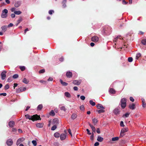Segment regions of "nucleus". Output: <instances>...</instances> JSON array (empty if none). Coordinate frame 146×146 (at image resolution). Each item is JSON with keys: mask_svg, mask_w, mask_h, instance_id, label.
Instances as JSON below:
<instances>
[{"mask_svg": "<svg viewBox=\"0 0 146 146\" xmlns=\"http://www.w3.org/2000/svg\"><path fill=\"white\" fill-rule=\"evenodd\" d=\"M89 102L90 104H91L92 106H94L96 104L95 102H93L92 100H90Z\"/></svg>", "mask_w": 146, "mask_h": 146, "instance_id": "nucleus-33", "label": "nucleus"}, {"mask_svg": "<svg viewBox=\"0 0 146 146\" xmlns=\"http://www.w3.org/2000/svg\"><path fill=\"white\" fill-rule=\"evenodd\" d=\"M44 124L43 123H38L36 124V126L38 128H41L43 127Z\"/></svg>", "mask_w": 146, "mask_h": 146, "instance_id": "nucleus-15", "label": "nucleus"}, {"mask_svg": "<svg viewBox=\"0 0 146 146\" xmlns=\"http://www.w3.org/2000/svg\"><path fill=\"white\" fill-rule=\"evenodd\" d=\"M91 40L92 41L94 42H97L99 40V38L97 36H94L92 38Z\"/></svg>", "mask_w": 146, "mask_h": 146, "instance_id": "nucleus-7", "label": "nucleus"}, {"mask_svg": "<svg viewBox=\"0 0 146 146\" xmlns=\"http://www.w3.org/2000/svg\"><path fill=\"white\" fill-rule=\"evenodd\" d=\"M23 82L25 84H27L29 83V81L26 78H24L23 80Z\"/></svg>", "mask_w": 146, "mask_h": 146, "instance_id": "nucleus-23", "label": "nucleus"}, {"mask_svg": "<svg viewBox=\"0 0 146 146\" xmlns=\"http://www.w3.org/2000/svg\"><path fill=\"white\" fill-rule=\"evenodd\" d=\"M45 72V70L44 69H42V70H40L39 71V73L40 74L43 73L44 72Z\"/></svg>", "mask_w": 146, "mask_h": 146, "instance_id": "nucleus-40", "label": "nucleus"}, {"mask_svg": "<svg viewBox=\"0 0 146 146\" xmlns=\"http://www.w3.org/2000/svg\"><path fill=\"white\" fill-rule=\"evenodd\" d=\"M60 109L61 110H63L64 111H66V109L64 106H62L60 108Z\"/></svg>", "mask_w": 146, "mask_h": 146, "instance_id": "nucleus-43", "label": "nucleus"}, {"mask_svg": "<svg viewBox=\"0 0 146 146\" xmlns=\"http://www.w3.org/2000/svg\"><path fill=\"white\" fill-rule=\"evenodd\" d=\"M54 12V11L52 10H50L49 11V13L50 15H52L53 13Z\"/></svg>", "mask_w": 146, "mask_h": 146, "instance_id": "nucleus-49", "label": "nucleus"}, {"mask_svg": "<svg viewBox=\"0 0 146 146\" xmlns=\"http://www.w3.org/2000/svg\"><path fill=\"white\" fill-rule=\"evenodd\" d=\"M9 125L11 127H13L15 125V122L13 121H10L8 123Z\"/></svg>", "mask_w": 146, "mask_h": 146, "instance_id": "nucleus-16", "label": "nucleus"}, {"mask_svg": "<svg viewBox=\"0 0 146 146\" xmlns=\"http://www.w3.org/2000/svg\"><path fill=\"white\" fill-rule=\"evenodd\" d=\"M7 72V71L5 70H4L1 72V75L2 80H4L6 78Z\"/></svg>", "mask_w": 146, "mask_h": 146, "instance_id": "nucleus-5", "label": "nucleus"}, {"mask_svg": "<svg viewBox=\"0 0 146 146\" xmlns=\"http://www.w3.org/2000/svg\"><path fill=\"white\" fill-rule=\"evenodd\" d=\"M7 94L6 93H1L0 94V96H5Z\"/></svg>", "mask_w": 146, "mask_h": 146, "instance_id": "nucleus-57", "label": "nucleus"}, {"mask_svg": "<svg viewBox=\"0 0 146 146\" xmlns=\"http://www.w3.org/2000/svg\"><path fill=\"white\" fill-rule=\"evenodd\" d=\"M40 82L41 83H46V82L45 81H44L42 80H40Z\"/></svg>", "mask_w": 146, "mask_h": 146, "instance_id": "nucleus-55", "label": "nucleus"}, {"mask_svg": "<svg viewBox=\"0 0 146 146\" xmlns=\"http://www.w3.org/2000/svg\"><path fill=\"white\" fill-rule=\"evenodd\" d=\"M89 125L90 126V127H91L92 130L94 132H95L96 131V129L95 127L92 126V125H91V124L90 123H88Z\"/></svg>", "mask_w": 146, "mask_h": 146, "instance_id": "nucleus-25", "label": "nucleus"}, {"mask_svg": "<svg viewBox=\"0 0 146 146\" xmlns=\"http://www.w3.org/2000/svg\"><path fill=\"white\" fill-rule=\"evenodd\" d=\"M66 75L68 78H71L72 76V73L70 71H68L67 72Z\"/></svg>", "mask_w": 146, "mask_h": 146, "instance_id": "nucleus-11", "label": "nucleus"}, {"mask_svg": "<svg viewBox=\"0 0 146 146\" xmlns=\"http://www.w3.org/2000/svg\"><path fill=\"white\" fill-rule=\"evenodd\" d=\"M142 43L143 45H146V39H143L142 40Z\"/></svg>", "mask_w": 146, "mask_h": 146, "instance_id": "nucleus-39", "label": "nucleus"}, {"mask_svg": "<svg viewBox=\"0 0 146 146\" xmlns=\"http://www.w3.org/2000/svg\"><path fill=\"white\" fill-rule=\"evenodd\" d=\"M109 93L111 94H114L115 93L116 91L114 89L111 88L109 90Z\"/></svg>", "mask_w": 146, "mask_h": 146, "instance_id": "nucleus-17", "label": "nucleus"}, {"mask_svg": "<svg viewBox=\"0 0 146 146\" xmlns=\"http://www.w3.org/2000/svg\"><path fill=\"white\" fill-rule=\"evenodd\" d=\"M129 108L132 110H133L135 108V104L133 103L130 104L129 106Z\"/></svg>", "mask_w": 146, "mask_h": 146, "instance_id": "nucleus-9", "label": "nucleus"}, {"mask_svg": "<svg viewBox=\"0 0 146 146\" xmlns=\"http://www.w3.org/2000/svg\"><path fill=\"white\" fill-rule=\"evenodd\" d=\"M129 99H130V101H131L132 102H133L134 101V100L133 98L132 97H130Z\"/></svg>", "mask_w": 146, "mask_h": 146, "instance_id": "nucleus-54", "label": "nucleus"}, {"mask_svg": "<svg viewBox=\"0 0 146 146\" xmlns=\"http://www.w3.org/2000/svg\"><path fill=\"white\" fill-rule=\"evenodd\" d=\"M64 95L66 97L68 98H70L71 97V95L68 92H65L64 93Z\"/></svg>", "mask_w": 146, "mask_h": 146, "instance_id": "nucleus-22", "label": "nucleus"}, {"mask_svg": "<svg viewBox=\"0 0 146 146\" xmlns=\"http://www.w3.org/2000/svg\"><path fill=\"white\" fill-rule=\"evenodd\" d=\"M60 81L61 83L64 86H66L68 85V83L65 82H64L62 81V80L61 79L60 80Z\"/></svg>", "mask_w": 146, "mask_h": 146, "instance_id": "nucleus-26", "label": "nucleus"}, {"mask_svg": "<svg viewBox=\"0 0 146 146\" xmlns=\"http://www.w3.org/2000/svg\"><path fill=\"white\" fill-rule=\"evenodd\" d=\"M99 144V142H96L94 144V146H98Z\"/></svg>", "mask_w": 146, "mask_h": 146, "instance_id": "nucleus-59", "label": "nucleus"}, {"mask_svg": "<svg viewBox=\"0 0 146 146\" xmlns=\"http://www.w3.org/2000/svg\"><path fill=\"white\" fill-rule=\"evenodd\" d=\"M121 105L122 109H124L126 106V100L125 98H123L121 100Z\"/></svg>", "mask_w": 146, "mask_h": 146, "instance_id": "nucleus-2", "label": "nucleus"}, {"mask_svg": "<svg viewBox=\"0 0 146 146\" xmlns=\"http://www.w3.org/2000/svg\"><path fill=\"white\" fill-rule=\"evenodd\" d=\"M141 54L140 53H137L136 56V59H138V58L141 56Z\"/></svg>", "mask_w": 146, "mask_h": 146, "instance_id": "nucleus-36", "label": "nucleus"}, {"mask_svg": "<svg viewBox=\"0 0 146 146\" xmlns=\"http://www.w3.org/2000/svg\"><path fill=\"white\" fill-rule=\"evenodd\" d=\"M50 115L52 116H54L55 115V113L53 110H51L50 113Z\"/></svg>", "mask_w": 146, "mask_h": 146, "instance_id": "nucleus-32", "label": "nucleus"}, {"mask_svg": "<svg viewBox=\"0 0 146 146\" xmlns=\"http://www.w3.org/2000/svg\"><path fill=\"white\" fill-rule=\"evenodd\" d=\"M120 125L121 126L124 127L125 126V125L123 124V121H121L120 122Z\"/></svg>", "mask_w": 146, "mask_h": 146, "instance_id": "nucleus-50", "label": "nucleus"}, {"mask_svg": "<svg viewBox=\"0 0 146 146\" xmlns=\"http://www.w3.org/2000/svg\"><path fill=\"white\" fill-rule=\"evenodd\" d=\"M12 78L10 77L8 78L7 79V81L8 82H11L12 81Z\"/></svg>", "mask_w": 146, "mask_h": 146, "instance_id": "nucleus-52", "label": "nucleus"}, {"mask_svg": "<svg viewBox=\"0 0 146 146\" xmlns=\"http://www.w3.org/2000/svg\"><path fill=\"white\" fill-rule=\"evenodd\" d=\"M80 98L81 100H85V98L84 96H82L80 97Z\"/></svg>", "mask_w": 146, "mask_h": 146, "instance_id": "nucleus-48", "label": "nucleus"}, {"mask_svg": "<svg viewBox=\"0 0 146 146\" xmlns=\"http://www.w3.org/2000/svg\"><path fill=\"white\" fill-rule=\"evenodd\" d=\"M74 90L75 91H77L78 90V88L76 86H75L73 88Z\"/></svg>", "mask_w": 146, "mask_h": 146, "instance_id": "nucleus-64", "label": "nucleus"}, {"mask_svg": "<svg viewBox=\"0 0 146 146\" xmlns=\"http://www.w3.org/2000/svg\"><path fill=\"white\" fill-rule=\"evenodd\" d=\"M77 117V115L75 113H73L71 116V118L73 119H75Z\"/></svg>", "mask_w": 146, "mask_h": 146, "instance_id": "nucleus-24", "label": "nucleus"}, {"mask_svg": "<svg viewBox=\"0 0 146 146\" xmlns=\"http://www.w3.org/2000/svg\"><path fill=\"white\" fill-rule=\"evenodd\" d=\"M26 90L25 87L20 88L17 90V92H21L25 91Z\"/></svg>", "mask_w": 146, "mask_h": 146, "instance_id": "nucleus-12", "label": "nucleus"}, {"mask_svg": "<svg viewBox=\"0 0 146 146\" xmlns=\"http://www.w3.org/2000/svg\"><path fill=\"white\" fill-rule=\"evenodd\" d=\"M56 128H57L56 126V125H54L52 127L51 129L53 131V130H55Z\"/></svg>", "mask_w": 146, "mask_h": 146, "instance_id": "nucleus-38", "label": "nucleus"}, {"mask_svg": "<svg viewBox=\"0 0 146 146\" xmlns=\"http://www.w3.org/2000/svg\"><path fill=\"white\" fill-rule=\"evenodd\" d=\"M18 77V75L17 74H15L13 75V77L14 78H17Z\"/></svg>", "mask_w": 146, "mask_h": 146, "instance_id": "nucleus-45", "label": "nucleus"}, {"mask_svg": "<svg viewBox=\"0 0 146 146\" xmlns=\"http://www.w3.org/2000/svg\"><path fill=\"white\" fill-rule=\"evenodd\" d=\"M42 104L39 105L37 108V110H41L42 108Z\"/></svg>", "mask_w": 146, "mask_h": 146, "instance_id": "nucleus-30", "label": "nucleus"}, {"mask_svg": "<svg viewBox=\"0 0 146 146\" xmlns=\"http://www.w3.org/2000/svg\"><path fill=\"white\" fill-rule=\"evenodd\" d=\"M128 60L129 62H131L133 61V58L132 57H129L128 59Z\"/></svg>", "mask_w": 146, "mask_h": 146, "instance_id": "nucleus-42", "label": "nucleus"}, {"mask_svg": "<svg viewBox=\"0 0 146 146\" xmlns=\"http://www.w3.org/2000/svg\"><path fill=\"white\" fill-rule=\"evenodd\" d=\"M8 12V10L7 9H4L2 11V13L1 15V17L3 18L6 17L7 16Z\"/></svg>", "mask_w": 146, "mask_h": 146, "instance_id": "nucleus-4", "label": "nucleus"}, {"mask_svg": "<svg viewBox=\"0 0 146 146\" xmlns=\"http://www.w3.org/2000/svg\"><path fill=\"white\" fill-rule=\"evenodd\" d=\"M9 86L8 84H7L5 85V90H7L9 89Z\"/></svg>", "mask_w": 146, "mask_h": 146, "instance_id": "nucleus-46", "label": "nucleus"}, {"mask_svg": "<svg viewBox=\"0 0 146 146\" xmlns=\"http://www.w3.org/2000/svg\"><path fill=\"white\" fill-rule=\"evenodd\" d=\"M69 133L71 135V136L72 137V135L71 133V130L70 129H69L68 130Z\"/></svg>", "mask_w": 146, "mask_h": 146, "instance_id": "nucleus-58", "label": "nucleus"}, {"mask_svg": "<svg viewBox=\"0 0 146 146\" xmlns=\"http://www.w3.org/2000/svg\"><path fill=\"white\" fill-rule=\"evenodd\" d=\"M64 58L63 57H61L59 58V60L60 62H62L64 60Z\"/></svg>", "mask_w": 146, "mask_h": 146, "instance_id": "nucleus-53", "label": "nucleus"}, {"mask_svg": "<svg viewBox=\"0 0 146 146\" xmlns=\"http://www.w3.org/2000/svg\"><path fill=\"white\" fill-rule=\"evenodd\" d=\"M119 139V138L118 137H115L112 138L111 140L112 141H114L118 140Z\"/></svg>", "mask_w": 146, "mask_h": 146, "instance_id": "nucleus-31", "label": "nucleus"}, {"mask_svg": "<svg viewBox=\"0 0 146 146\" xmlns=\"http://www.w3.org/2000/svg\"><path fill=\"white\" fill-rule=\"evenodd\" d=\"M53 80V79L51 77H50L48 80V81H52Z\"/></svg>", "mask_w": 146, "mask_h": 146, "instance_id": "nucleus-62", "label": "nucleus"}, {"mask_svg": "<svg viewBox=\"0 0 146 146\" xmlns=\"http://www.w3.org/2000/svg\"><path fill=\"white\" fill-rule=\"evenodd\" d=\"M146 104L145 103V102H143V103H142V106L144 108H145L146 107Z\"/></svg>", "mask_w": 146, "mask_h": 146, "instance_id": "nucleus-51", "label": "nucleus"}, {"mask_svg": "<svg viewBox=\"0 0 146 146\" xmlns=\"http://www.w3.org/2000/svg\"><path fill=\"white\" fill-rule=\"evenodd\" d=\"M130 114V113L128 112L126 113L125 114L123 115V117H128L129 115Z\"/></svg>", "mask_w": 146, "mask_h": 146, "instance_id": "nucleus-34", "label": "nucleus"}, {"mask_svg": "<svg viewBox=\"0 0 146 146\" xmlns=\"http://www.w3.org/2000/svg\"><path fill=\"white\" fill-rule=\"evenodd\" d=\"M123 3L124 4H126L127 3V2H126L125 0H122Z\"/></svg>", "mask_w": 146, "mask_h": 146, "instance_id": "nucleus-63", "label": "nucleus"}, {"mask_svg": "<svg viewBox=\"0 0 146 146\" xmlns=\"http://www.w3.org/2000/svg\"><path fill=\"white\" fill-rule=\"evenodd\" d=\"M84 108L83 105H82L80 107V109L82 111H83L84 110Z\"/></svg>", "mask_w": 146, "mask_h": 146, "instance_id": "nucleus-44", "label": "nucleus"}, {"mask_svg": "<svg viewBox=\"0 0 146 146\" xmlns=\"http://www.w3.org/2000/svg\"><path fill=\"white\" fill-rule=\"evenodd\" d=\"M52 123L53 124H58V120L57 118H55L53 119Z\"/></svg>", "mask_w": 146, "mask_h": 146, "instance_id": "nucleus-18", "label": "nucleus"}, {"mask_svg": "<svg viewBox=\"0 0 146 146\" xmlns=\"http://www.w3.org/2000/svg\"><path fill=\"white\" fill-rule=\"evenodd\" d=\"M32 143L35 146H36V145L37 143L36 141L33 140L32 141Z\"/></svg>", "mask_w": 146, "mask_h": 146, "instance_id": "nucleus-37", "label": "nucleus"}, {"mask_svg": "<svg viewBox=\"0 0 146 146\" xmlns=\"http://www.w3.org/2000/svg\"><path fill=\"white\" fill-rule=\"evenodd\" d=\"M1 28L2 29V31L4 32L6 31L7 30V27L6 26H2Z\"/></svg>", "mask_w": 146, "mask_h": 146, "instance_id": "nucleus-29", "label": "nucleus"}, {"mask_svg": "<svg viewBox=\"0 0 146 146\" xmlns=\"http://www.w3.org/2000/svg\"><path fill=\"white\" fill-rule=\"evenodd\" d=\"M92 121L93 123L94 124V125H96L98 122L97 119L95 118L92 119Z\"/></svg>", "mask_w": 146, "mask_h": 146, "instance_id": "nucleus-27", "label": "nucleus"}, {"mask_svg": "<svg viewBox=\"0 0 146 146\" xmlns=\"http://www.w3.org/2000/svg\"><path fill=\"white\" fill-rule=\"evenodd\" d=\"M21 3L20 1H17L15 3V6L16 7H18L20 6Z\"/></svg>", "mask_w": 146, "mask_h": 146, "instance_id": "nucleus-20", "label": "nucleus"}, {"mask_svg": "<svg viewBox=\"0 0 146 146\" xmlns=\"http://www.w3.org/2000/svg\"><path fill=\"white\" fill-rule=\"evenodd\" d=\"M96 107L98 109L103 110L104 109V108L101 104H98L96 105Z\"/></svg>", "mask_w": 146, "mask_h": 146, "instance_id": "nucleus-14", "label": "nucleus"}, {"mask_svg": "<svg viewBox=\"0 0 146 146\" xmlns=\"http://www.w3.org/2000/svg\"><path fill=\"white\" fill-rule=\"evenodd\" d=\"M121 36H118L117 37H116V38H115L114 39V41L115 42L116 40H117V39L118 38H119Z\"/></svg>", "mask_w": 146, "mask_h": 146, "instance_id": "nucleus-60", "label": "nucleus"}, {"mask_svg": "<svg viewBox=\"0 0 146 146\" xmlns=\"http://www.w3.org/2000/svg\"><path fill=\"white\" fill-rule=\"evenodd\" d=\"M22 20V19L21 18H20L18 21V23L17 25Z\"/></svg>", "mask_w": 146, "mask_h": 146, "instance_id": "nucleus-47", "label": "nucleus"}, {"mask_svg": "<svg viewBox=\"0 0 146 146\" xmlns=\"http://www.w3.org/2000/svg\"><path fill=\"white\" fill-rule=\"evenodd\" d=\"M54 136L56 138H58L60 136V135L58 133L56 132L54 133Z\"/></svg>", "mask_w": 146, "mask_h": 146, "instance_id": "nucleus-28", "label": "nucleus"}, {"mask_svg": "<svg viewBox=\"0 0 146 146\" xmlns=\"http://www.w3.org/2000/svg\"><path fill=\"white\" fill-rule=\"evenodd\" d=\"M96 132L98 133L99 134L100 133V131L99 128H98L97 129V130H96Z\"/></svg>", "mask_w": 146, "mask_h": 146, "instance_id": "nucleus-61", "label": "nucleus"}, {"mask_svg": "<svg viewBox=\"0 0 146 146\" xmlns=\"http://www.w3.org/2000/svg\"><path fill=\"white\" fill-rule=\"evenodd\" d=\"M128 131V129L127 127L122 128L121 131L120 137H121L124 136L125 135V133Z\"/></svg>", "mask_w": 146, "mask_h": 146, "instance_id": "nucleus-3", "label": "nucleus"}, {"mask_svg": "<svg viewBox=\"0 0 146 146\" xmlns=\"http://www.w3.org/2000/svg\"><path fill=\"white\" fill-rule=\"evenodd\" d=\"M25 117L26 119H31L33 121L38 119L40 120L41 119L40 116L37 115H34L33 116H30L29 114H27L25 115Z\"/></svg>", "mask_w": 146, "mask_h": 146, "instance_id": "nucleus-1", "label": "nucleus"}, {"mask_svg": "<svg viewBox=\"0 0 146 146\" xmlns=\"http://www.w3.org/2000/svg\"><path fill=\"white\" fill-rule=\"evenodd\" d=\"M104 139L101 136H98V138L97 139V140L98 141L101 142L103 141Z\"/></svg>", "mask_w": 146, "mask_h": 146, "instance_id": "nucleus-19", "label": "nucleus"}, {"mask_svg": "<svg viewBox=\"0 0 146 146\" xmlns=\"http://www.w3.org/2000/svg\"><path fill=\"white\" fill-rule=\"evenodd\" d=\"M60 137L61 140H64L66 137V134H62L60 135Z\"/></svg>", "mask_w": 146, "mask_h": 146, "instance_id": "nucleus-10", "label": "nucleus"}, {"mask_svg": "<svg viewBox=\"0 0 146 146\" xmlns=\"http://www.w3.org/2000/svg\"><path fill=\"white\" fill-rule=\"evenodd\" d=\"M21 13V12L20 11H14V13L17 15H20Z\"/></svg>", "mask_w": 146, "mask_h": 146, "instance_id": "nucleus-35", "label": "nucleus"}, {"mask_svg": "<svg viewBox=\"0 0 146 146\" xmlns=\"http://www.w3.org/2000/svg\"><path fill=\"white\" fill-rule=\"evenodd\" d=\"M13 141L12 139H9L7 141V144L8 145L11 146L13 144Z\"/></svg>", "mask_w": 146, "mask_h": 146, "instance_id": "nucleus-13", "label": "nucleus"}, {"mask_svg": "<svg viewBox=\"0 0 146 146\" xmlns=\"http://www.w3.org/2000/svg\"><path fill=\"white\" fill-rule=\"evenodd\" d=\"M113 112L115 114H117L119 113V111L118 109L116 108L113 110Z\"/></svg>", "mask_w": 146, "mask_h": 146, "instance_id": "nucleus-21", "label": "nucleus"}, {"mask_svg": "<svg viewBox=\"0 0 146 146\" xmlns=\"http://www.w3.org/2000/svg\"><path fill=\"white\" fill-rule=\"evenodd\" d=\"M20 68L21 71H23L25 70V67L24 66H20Z\"/></svg>", "mask_w": 146, "mask_h": 146, "instance_id": "nucleus-41", "label": "nucleus"}, {"mask_svg": "<svg viewBox=\"0 0 146 146\" xmlns=\"http://www.w3.org/2000/svg\"><path fill=\"white\" fill-rule=\"evenodd\" d=\"M81 82V80H76L73 81L72 83L75 85H79L80 84Z\"/></svg>", "mask_w": 146, "mask_h": 146, "instance_id": "nucleus-6", "label": "nucleus"}, {"mask_svg": "<svg viewBox=\"0 0 146 146\" xmlns=\"http://www.w3.org/2000/svg\"><path fill=\"white\" fill-rule=\"evenodd\" d=\"M25 139L23 137H22L19 139L17 141V145H19L20 143L23 141Z\"/></svg>", "mask_w": 146, "mask_h": 146, "instance_id": "nucleus-8", "label": "nucleus"}, {"mask_svg": "<svg viewBox=\"0 0 146 146\" xmlns=\"http://www.w3.org/2000/svg\"><path fill=\"white\" fill-rule=\"evenodd\" d=\"M98 112L99 113H103V112H104V110H99L98 111Z\"/></svg>", "mask_w": 146, "mask_h": 146, "instance_id": "nucleus-56", "label": "nucleus"}]
</instances>
